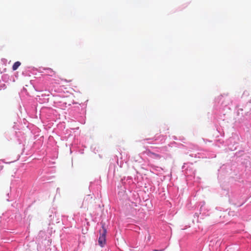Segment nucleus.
Listing matches in <instances>:
<instances>
[{
    "instance_id": "f257e3e1",
    "label": "nucleus",
    "mask_w": 251,
    "mask_h": 251,
    "mask_svg": "<svg viewBox=\"0 0 251 251\" xmlns=\"http://www.w3.org/2000/svg\"><path fill=\"white\" fill-rule=\"evenodd\" d=\"M137 206V204L133 202L126 204L125 206V212L127 215L134 214L136 212Z\"/></svg>"
},
{
    "instance_id": "39448f33",
    "label": "nucleus",
    "mask_w": 251,
    "mask_h": 251,
    "mask_svg": "<svg viewBox=\"0 0 251 251\" xmlns=\"http://www.w3.org/2000/svg\"><path fill=\"white\" fill-rule=\"evenodd\" d=\"M146 154L149 156H152V154L153 153V152H151V151L150 150H147L146 151Z\"/></svg>"
},
{
    "instance_id": "20e7f679",
    "label": "nucleus",
    "mask_w": 251,
    "mask_h": 251,
    "mask_svg": "<svg viewBox=\"0 0 251 251\" xmlns=\"http://www.w3.org/2000/svg\"><path fill=\"white\" fill-rule=\"evenodd\" d=\"M151 157L154 158L160 159L161 158V156L159 154H156V153H155L153 152V153L152 154V156H151Z\"/></svg>"
},
{
    "instance_id": "423d86ee",
    "label": "nucleus",
    "mask_w": 251,
    "mask_h": 251,
    "mask_svg": "<svg viewBox=\"0 0 251 251\" xmlns=\"http://www.w3.org/2000/svg\"><path fill=\"white\" fill-rule=\"evenodd\" d=\"M153 251H163V250H154Z\"/></svg>"
},
{
    "instance_id": "7ed1b4c3",
    "label": "nucleus",
    "mask_w": 251,
    "mask_h": 251,
    "mask_svg": "<svg viewBox=\"0 0 251 251\" xmlns=\"http://www.w3.org/2000/svg\"><path fill=\"white\" fill-rule=\"evenodd\" d=\"M21 65V63L19 61L16 62L12 66V69L14 71L16 70L18 67Z\"/></svg>"
},
{
    "instance_id": "f03ea898",
    "label": "nucleus",
    "mask_w": 251,
    "mask_h": 251,
    "mask_svg": "<svg viewBox=\"0 0 251 251\" xmlns=\"http://www.w3.org/2000/svg\"><path fill=\"white\" fill-rule=\"evenodd\" d=\"M100 237L99 238L98 242L99 245L101 247H103L106 242V228L103 226H102V229L100 230Z\"/></svg>"
}]
</instances>
